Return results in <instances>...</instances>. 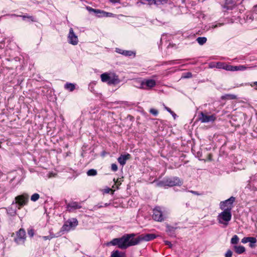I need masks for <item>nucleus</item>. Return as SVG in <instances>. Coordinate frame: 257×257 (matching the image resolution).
Wrapping results in <instances>:
<instances>
[{
  "label": "nucleus",
  "instance_id": "nucleus-16",
  "mask_svg": "<svg viewBox=\"0 0 257 257\" xmlns=\"http://www.w3.org/2000/svg\"><path fill=\"white\" fill-rule=\"evenodd\" d=\"M116 52L125 56H131L133 55H135V53L132 51L123 50L119 48L116 49Z\"/></svg>",
  "mask_w": 257,
  "mask_h": 257
},
{
  "label": "nucleus",
  "instance_id": "nucleus-1",
  "mask_svg": "<svg viewBox=\"0 0 257 257\" xmlns=\"http://www.w3.org/2000/svg\"><path fill=\"white\" fill-rule=\"evenodd\" d=\"M135 236L136 234L134 233L125 234L121 237L113 238L108 242L107 245H117L118 248L125 249L130 246L137 244V242H135Z\"/></svg>",
  "mask_w": 257,
  "mask_h": 257
},
{
  "label": "nucleus",
  "instance_id": "nucleus-46",
  "mask_svg": "<svg viewBox=\"0 0 257 257\" xmlns=\"http://www.w3.org/2000/svg\"><path fill=\"white\" fill-rule=\"evenodd\" d=\"M165 109L169 112H170L171 113H173V112L171 110V109L169 108V107H167L166 106H165Z\"/></svg>",
  "mask_w": 257,
  "mask_h": 257
},
{
  "label": "nucleus",
  "instance_id": "nucleus-7",
  "mask_svg": "<svg viewBox=\"0 0 257 257\" xmlns=\"http://www.w3.org/2000/svg\"><path fill=\"white\" fill-rule=\"evenodd\" d=\"M156 84L155 80L153 79H146L141 82L140 86L139 88L143 89H149L154 87Z\"/></svg>",
  "mask_w": 257,
  "mask_h": 257
},
{
  "label": "nucleus",
  "instance_id": "nucleus-19",
  "mask_svg": "<svg viewBox=\"0 0 257 257\" xmlns=\"http://www.w3.org/2000/svg\"><path fill=\"white\" fill-rule=\"evenodd\" d=\"M167 230L166 231L167 232L169 235L172 237H175V229L177 228V227H174L171 226H170L169 225H167L166 226Z\"/></svg>",
  "mask_w": 257,
  "mask_h": 257
},
{
  "label": "nucleus",
  "instance_id": "nucleus-38",
  "mask_svg": "<svg viewBox=\"0 0 257 257\" xmlns=\"http://www.w3.org/2000/svg\"><path fill=\"white\" fill-rule=\"evenodd\" d=\"M249 237H244L241 239V242L243 243H246L248 242Z\"/></svg>",
  "mask_w": 257,
  "mask_h": 257
},
{
  "label": "nucleus",
  "instance_id": "nucleus-28",
  "mask_svg": "<svg viewBox=\"0 0 257 257\" xmlns=\"http://www.w3.org/2000/svg\"><path fill=\"white\" fill-rule=\"evenodd\" d=\"M65 88L72 91L75 89V85L72 83H67L65 85Z\"/></svg>",
  "mask_w": 257,
  "mask_h": 257
},
{
  "label": "nucleus",
  "instance_id": "nucleus-4",
  "mask_svg": "<svg viewBox=\"0 0 257 257\" xmlns=\"http://www.w3.org/2000/svg\"><path fill=\"white\" fill-rule=\"evenodd\" d=\"M26 238V231L24 229L20 228L16 232V237L14 240L18 244H24Z\"/></svg>",
  "mask_w": 257,
  "mask_h": 257
},
{
  "label": "nucleus",
  "instance_id": "nucleus-15",
  "mask_svg": "<svg viewBox=\"0 0 257 257\" xmlns=\"http://www.w3.org/2000/svg\"><path fill=\"white\" fill-rule=\"evenodd\" d=\"M67 208L69 211H71L73 209H80L81 206L77 202H72L68 203L67 205Z\"/></svg>",
  "mask_w": 257,
  "mask_h": 257
},
{
  "label": "nucleus",
  "instance_id": "nucleus-8",
  "mask_svg": "<svg viewBox=\"0 0 257 257\" xmlns=\"http://www.w3.org/2000/svg\"><path fill=\"white\" fill-rule=\"evenodd\" d=\"M235 197L231 196L229 199L224 201H221L220 203V208L221 209H225L230 207V210H231L233 207V203L235 201Z\"/></svg>",
  "mask_w": 257,
  "mask_h": 257
},
{
  "label": "nucleus",
  "instance_id": "nucleus-33",
  "mask_svg": "<svg viewBox=\"0 0 257 257\" xmlns=\"http://www.w3.org/2000/svg\"><path fill=\"white\" fill-rule=\"evenodd\" d=\"M28 234L30 237H32L34 235V230L32 228L28 229Z\"/></svg>",
  "mask_w": 257,
  "mask_h": 257
},
{
  "label": "nucleus",
  "instance_id": "nucleus-32",
  "mask_svg": "<svg viewBox=\"0 0 257 257\" xmlns=\"http://www.w3.org/2000/svg\"><path fill=\"white\" fill-rule=\"evenodd\" d=\"M224 97L227 99H234L236 98V96L233 94H227L224 96H222V98Z\"/></svg>",
  "mask_w": 257,
  "mask_h": 257
},
{
  "label": "nucleus",
  "instance_id": "nucleus-9",
  "mask_svg": "<svg viewBox=\"0 0 257 257\" xmlns=\"http://www.w3.org/2000/svg\"><path fill=\"white\" fill-rule=\"evenodd\" d=\"M167 187H173L175 186H181L182 182L179 177H173L166 178Z\"/></svg>",
  "mask_w": 257,
  "mask_h": 257
},
{
  "label": "nucleus",
  "instance_id": "nucleus-35",
  "mask_svg": "<svg viewBox=\"0 0 257 257\" xmlns=\"http://www.w3.org/2000/svg\"><path fill=\"white\" fill-rule=\"evenodd\" d=\"M111 170L113 172H116L118 169L117 166L115 164H112L111 166Z\"/></svg>",
  "mask_w": 257,
  "mask_h": 257
},
{
  "label": "nucleus",
  "instance_id": "nucleus-45",
  "mask_svg": "<svg viewBox=\"0 0 257 257\" xmlns=\"http://www.w3.org/2000/svg\"><path fill=\"white\" fill-rule=\"evenodd\" d=\"M110 1L112 3H120V0H110Z\"/></svg>",
  "mask_w": 257,
  "mask_h": 257
},
{
  "label": "nucleus",
  "instance_id": "nucleus-13",
  "mask_svg": "<svg viewBox=\"0 0 257 257\" xmlns=\"http://www.w3.org/2000/svg\"><path fill=\"white\" fill-rule=\"evenodd\" d=\"M255 66L249 67V68L254 67ZM248 67L245 65H239V66H232V65H228V67H226L227 71H243L246 69Z\"/></svg>",
  "mask_w": 257,
  "mask_h": 257
},
{
  "label": "nucleus",
  "instance_id": "nucleus-30",
  "mask_svg": "<svg viewBox=\"0 0 257 257\" xmlns=\"http://www.w3.org/2000/svg\"><path fill=\"white\" fill-rule=\"evenodd\" d=\"M239 238L237 235H233L232 238L231 239V243L232 244H237Z\"/></svg>",
  "mask_w": 257,
  "mask_h": 257
},
{
  "label": "nucleus",
  "instance_id": "nucleus-36",
  "mask_svg": "<svg viewBox=\"0 0 257 257\" xmlns=\"http://www.w3.org/2000/svg\"><path fill=\"white\" fill-rule=\"evenodd\" d=\"M256 239L253 237H249L248 242L251 243H255L256 242Z\"/></svg>",
  "mask_w": 257,
  "mask_h": 257
},
{
  "label": "nucleus",
  "instance_id": "nucleus-2",
  "mask_svg": "<svg viewBox=\"0 0 257 257\" xmlns=\"http://www.w3.org/2000/svg\"><path fill=\"white\" fill-rule=\"evenodd\" d=\"M222 212L219 213L217 216V221L219 223L223 224L224 227H226L229 224L231 219V212L230 207L225 209H222Z\"/></svg>",
  "mask_w": 257,
  "mask_h": 257
},
{
  "label": "nucleus",
  "instance_id": "nucleus-11",
  "mask_svg": "<svg viewBox=\"0 0 257 257\" xmlns=\"http://www.w3.org/2000/svg\"><path fill=\"white\" fill-rule=\"evenodd\" d=\"M78 225V221L76 218H72L68 220L62 228L64 230L69 231L72 227H75Z\"/></svg>",
  "mask_w": 257,
  "mask_h": 257
},
{
  "label": "nucleus",
  "instance_id": "nucleus-3",
  "mask_svg": "<svg viewBox=\"0 0 257 257\" xmlns=\"http://www.w3.org/2000/svg\"><path fill=\"white\" fill-rule=\"evenodd\" d=\"M29 200V196L27 194L18 195L15 197L14 204L18 205V208L20 209L23 206L26 205Z\"/></svg>",
  "mask_w": 257,
  "mask_h": 257
},
{
  "label": "nucleus",
  "instance_id": "nucleus-42",
  "mask_svg": "<svg viewBox=\"0 0 257 257\" xmlns=\"http://www.w3.org/2000/svg\"><path fill=\"white\" fill-rule=\"evenodd\" d=\"M12 16H17V17H22L23 18V19L24 20H25V19L27 18V17H28V15L18 16V15H16V14H13Z\"/></svg>",
  "mask_w": 257,
  "mask_h": 257
},
{
  "label": "nucleus",
  "instance_id": "nucleus-49",
  "mask_svg": "<svg viewBox=\"0 0 257 257\" xmlns=\"http://www.w3.org/2000/svg\"><path fill=\"white\" fill-rule=\"evenodd\" d=\"M106 154V152L105 151H103L101 154V156L102 157H104L105 156V154Z\"/></svg>",
  "mask_w": 257,
  "mask_h": 257
},
{
  "label": "nucleus",
  "instance_id": "nucleus-17",
  "mask_svg": "<svg viewBox=\"0 0 257 257\" xmlns=\"http://www.w3.org/2000/svg\"><path fill=\"white\" fill-rule=\"evenodd\" d=\"M94 13L98 17H110L112 14L108 12L101 11L100 10L95 9V11Z\"/></svg>",
  "mask_w": 257,
  "mask_h": 257
},
{
  "label": "nucleus",
  "instance_id": "nucleus-26",
  "mask_svg": "<svg viewBox=\"0 0 257 257\" xmlns=\"http://www.w3.org/2000/svg\"><path fill=\"white\" fill-rule=\"evenodd\" d=\"M168 3V0H155L154 1V5L156 6L163 5L166 4Z\"/></svg>",
  "mask_w": 257,
  "mask_h": 257
},
{
  "label": "nucleus",
  "instance_id": "nucleus-43",
  "mask_svg": "<svg viewBox=\"0 0 257 257\" xmlns=\"http://www.w3.org/2000/svg\"><path fill=\"white\" fill-rule=\"evenodd\" d=\"M27 19H28L32 22H36V21L35 19L33 16H28V17H27Z\"/></svg>",
  "mask_w": 257,
  "mask_h": 257
},
{
  "label": "nucleus",
  "instance_id": "nucleus-22",
  "mask_svg": "<svg viewBox=\"0 0 257 257\" xmlns=\"http://www.w3.org/2000/svg\"><path fill=\"white\" fill-rule=\"evenodd\" d=\"M100 77L101 81L103 82H108L109 79H110V75L106 73L102 74Z\"/></svg>",
  "mask_w": 257,
  "mask_h": 257
},
{
  "label": "nucleus",
  "instance_id": "nucleus-10",
  "mask_svg": "<svg viewBox=\"0 0 257 257\" xmlns=\"http://www.w3.org/2000/svg\"><path fill=\"white\" fill-rule=\"evenodd\" d=\"M153 218L157 221L161 222L164 220L163 213L160 207H156L153 210Z\"/></svg>",
  "mask_w": 257,
  "mask_h": 257
},
{
  "label": "nucleus",
  "instance_id": "nucleus-12",
  "mask_svg": "<svg viewBox=\"0 0 257 257\" xmlns=\"http://www.w3.org/2000/svg\"><path fill=\"white\" fill-rule=\"evenodd\" d=\"M68 38V41L70 44L73 45L77 44L78 42V38L77 36H76V35L74 34L72 28H70L69 30V33Z\"/></svg>",
  "mask_w": 257,
  "mask_h": 257
},
{
  "label": "nucleus",
  "instance_id": "nucleus-6",
  "mask_svg": "<svg viewBox=\"0 0 257 257\" xmlns=\"http://www.w3.org/2000/svg\"><path fill=\"white\" fill-rule=\"evenodd\" d=\"M157 236L153 233H148L145 234H141L137 238H135V242H137V244L142 241H149L155 239Z\"/></svg>",
  "mask_w": 257,
  "mask_h": 257
},
{
  "label": "nucleus",
  "instance_id": "nucleus-20",
  "mask_svg": "<svg viewBox=\"0 0 257 257\" xmlns=\"http://www.w3.org/2000/svg\"><path fill=\"white\" fill-rule=\"evenodd\" d=\"M233 248L235 252L237 254H241L245 251V247L242 245H234Z\"/></svg>",
  "mask_w": 257,
  "mask_h": 257
},
{
  "label": "nucleus",
  "instance_id": "nucleus-29",
  "mask_svg": "<svg viewBox=\"0 0 257 257\" xmlns=\"http://www.w3.org/2000/svg\"><path fill=\"white\" fill-rule=\"evenodd\" d=\"M97 171L95 169H91L87 172V175L89 176H94L97 175Z\"/></svg>",
  "mask_w": 257,
  "mask_h": 257
},
{
  "label": "nucleus",
  "instance_id": "nucleus-5",
  "mask_svg": "<svg viewBox=\"0 0 257 257\" xmlns=\"http://www.w3.org/2000/svg\"><path fill=\"white\" fill-rule=\"evenodd\" d=\"M216 119L215 114L208 115L203 112H200L199 115V119L202 123L213 122Z\"/></svg>",
  "mask_w": 257,
  "mask_h": 257
},
{
  "label": "nucleus",
  "instance_id": "nucleus-39",
  "mask_svg": "<svg viewBox=\"0 0 257 257\" xmlns=\"http://www.w3.org/2000/svg\"><path fill=\"white\" fill-rule=\"evenodd\" d=\"M110 191H111L112 194H113L114 191L111 190L110 188H109L104 189V191H103L104 193H109Z\"/></svg>",
  "mask_w": 257,
  "mask_h": 257
},
{
  "label": "nucleus",
  "instance_id": "nucleus-47",
  "mask_svg": "<svg viewBox=\"0 0 257 257\" xmlns=\"http://www.w3.org/2000/svg\"><path fill=\"white\" fill-rule=\"evenodd\" d=\"M191 192L193 194H195V195H200V194H199L196 191H191Z\"/></svg>",
  "mask_w": 257,
  "mask_h": 257
},
{
  "label": "nucleus",
  "instance_id": "nucleus-27",
  "mask_svg": "<svg viewBox=\"0 0 257 257\" xmlns=\"http://www.w3.org/2000/svg\"><path fill=\"white\" fill-rule=\"evenodd\" d=\"M157 186L160 187H167V182H166V179L163 180H162V181H159L158 182H157Z\"/></svg>",
  "mask_w": 257,
  "mask_h": 257
},
{
  "label": "nucleus",
  "instance_id": "nucleus-51",
  "mask_svg": "<svg viewBox=\"0 0 257 257\" xmlns=\"http://www.w3.org/2000/svg\"><path fill=\"white\" fill-rule=\"evenodd\" d=\"M109 204H110V203H108H108H105V205H104V206H108V205H109Z\"/></svg>",
  "mask_w": 257,
  "mask_h": 257
},
{
  "label": "nucleus",
  "instance_id": "nucleus-21",
  "mask_svg": "<svg viewBox=\"0 0 257 257\" xmlns=\"http://www.w3.org/2000/svg\"><path fill=\"white\" fill-rule=\"evenodd\" d=\"M15 204H14V202H13L11 206L8 209V213L11 216H15L17 214V207L16 206L14 208H13V206Z\"/></svg>",
  "mask_w": 257,
  "mask_h": 257
},
{
  "label": "nucleus",
  "instance_id": "nucleus-23",
  "mask_svg": "<svg viewBox=\"0 0 257 257\" xmlns=\"http://www.w3.org/2000/svg\"><path fill=\"white\" fill-rule=\"evenodd\" d=\"M228 65L223 62H217L216 63V67L219 69H223L227 70V69L226 68V67H228Z\"/></svg>",
  "mask_w": 257,
  "mask_h": 257
},
{
  "label": "nucleus",
  "instance_id": "nucleus-37",
  "mask_svg": "<svg viewBox=\"0 0 257 257\" xmlns=\"http://www.w3.org/2000/svg\"><path fill=\"white\" fill-rule=\"evenodd\" d=\"M232 255V252L231 250L228 249L225 254V257H231Z\"/></svg>",
  "mask_w": 257,
  "mask_h": 257
},
{
  "label": "nucleus",
  "instance_id": "nucleus-52",
  "mask_svg": "<svg viewBox=\"0 0 257 257\" xmlns=\"http://www.w3.org/2000/svg\"><path fill=\"white\" fill-rule=\"evenodd\" d=\"M256 11L257 12V10H256Z\"/></svg>",
  "mask_w": 257,
  "mask_h": 257
},
{
  "label": "nucleus",
  "instance_id": "nucleus-40",
  "mask_svg": "<svg viewBox=\"0 0 257 257\" xmlns=\"http://www.w3.org/2000/svg\"><path fill=\"white\" fill-rule=\"evenodd\" d=\"M164 242L165 243V244L168 245L170 248L172 247L173 245L170 241H168V240H165Z\"/></svg>",
  "mask_w": 257,
  "mask_h": 257
},
{
  "label": "nucleus",
  "instance_id": "nucleus-18",
  "mask_svg": "<svg viewBox=\"0 0 257 257\" xmlns=\"http://www.w3.org/2000/svg\"><path fill=\"white\" fill-rule=\"evenodd\" d=\"M120 80L118 78V76L116 75H113V76H110V79H109V80L107 82V83L109 85L111 84H116L119 83Z\"/></svg>",
  "mask_w": 257,
  "mask_h": 257
},
{
  "label": "nucleus",
  "instance_id": "nucleus-14",
  "mask_svg": "<svg viewBox=\"0 0 257 257\" xmlns=\"http://www.w3.org/2000/svg\"><path fill=\"white\" fill-rule=\"evenodd\" d=\"M131 155L129 154L126 155H121L117 159L118 163L122 166L126 163V160L130 159Z\"/></svg>",
  "mask_w": 257,
  "mask_h": 257
},
{
  "label": "nucleus",
  "instance_id": "nucleus-31",
  "mask_svg": "<svg viewBox=\"0 0 257 257\" xmlns=\"http://www.w3.org/2000/svg\"><path fill=\"white\" fill-rule=\"evenodd\" d=\"M39 198H40V195L39 194L34 193V194H33L31 196V201H33V202H35V201H37Z\"/></svg>",
  "mask_w": 257,
  "mask_h": 257
},
{
  "label": "nucleus",
  "instance_id": "nucleus-24",
  "mask_svg": "<svg viewBox=\"0 0 257 257\" xmlns=\"http://www.w3.org/2000/svg\"><path fill=\"white\" fill-rule=\"evenodd\" d=\"M111 257H125V255L124 253L121 254L118 250H116L112 252Z\"/></svg>",
  "mask_w": 257,
  "mask_h": 257
},
{
  "label": "nucleus",
  "instance_id": "nucleus-50",
  "mask_svg": "<svg viewBox=\"0 0 257 257\" xmlns=\"http://www.w3.org/2000/svg\"><path fill=\"white\" fill-rule=\"evenodd\" d=\"M252 86H257V81H255V82H254L253 83V85H251Z\"/></svg>",
  "mask_w": 257,
  "mask_h": 257
},
{
  "label": "nucleus",
  "instance_id": "nucleus-48",
  "mask_svg": "<svg viewBox=\"0 0 257 257\" xmlns=\"http://www.w3.org/2000/svg\"><path fill=\"white\" fill-rule=\"evenodd\" d=\"M255 243H250L249 244V246L251 248H253L255 246V245L254 244Z\"/></svg>",
  "mask_w": 257,
  "mask_h": 257
},
{
  "label": "nucleus",
  "instance_id": "nucleus-34",
  "mask_svg": "<svg viewBox=\"0 0 257 257\" xmlns=\"http://www.w3.org/2000/svg\"><path fill=\"white\" fill-rule=\"evenodd\" d=\"M150 112L151 113L153 114L154 116H156L158 114V111L157 109L152 108L150 109Z\"/></svg>",
  "mask_w": 257,
  "mask_h": 257
},
{
  "label": "nucleus",
  "instance_id": "nucleus-25",
  "mask_svg": "<svg viewBox=\"0 0 257 257\" xmlns=\"http://www.w3.org/2000/svg\"><path fill=\"white\" fill-rule=\"evenodd\" d=\"M197 42L200 45L204 44L207 41V38L206 37H198L196 39Z\"/></svg>",
  "mask_w": 257,
  "mask_h": 257
},
{
  "label": "nucleus",
  "instance_id": "nucleus-44",
  "mask_svg": "<svg viewBox=\"0 0 257 257\" xmlns=\"http://www.w3.org/2000/svg\"><path fill=\"white\" fill-rule=\"evenodd\" d=\"M87 10H88L89 12H90V13H91V12H93V13H94V12H95V9H93V8H91V7H87Z\"/></svg>",
  "mask_w": 257,
  "mask_h": 257
},
{
  "label": "nucleus",
  "instance_id": "nucleus-41",
  "mask_svg": "<svg viewBox=\"0 0 257 257\" xmlns=\"http://www.w3.org/2000/svg\"><path fill=\"white\" fill-rule=\"evenodd\" d=\"M192 76V74L191 72H187L186 74V75L184 76V78H191Z\"/></svg>",
  "mask_w": 257,
  "mask_h": 257
}]
</instances>
